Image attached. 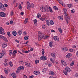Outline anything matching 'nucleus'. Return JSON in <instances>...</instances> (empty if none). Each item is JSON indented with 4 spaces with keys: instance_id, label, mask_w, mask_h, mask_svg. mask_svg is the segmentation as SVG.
<instances>
[{
    "instance_id": "obj_48",
    "label": "nucleus",
    "mask_w": 78,
    "mask_h": 78,
    "mask_svg": "<svg viewBox=\"0 0 78 78\" xmlns=\"http://www.w3.org/2000/svg\"><path fill=\"white\" fill-rule=\"evenodd\" d=\"M5 72L6 73V74H8V71L7 70H6V69L4 70Z\"/></svg>"
},
{
    "instance_id": "obj_61",
    "label": "nucleus",
    "mask_w": 78,
    "mask_h": 78,
    "mask_svg": "<svg viewBox=\"0 0 78 78\" xmlns=\"http://www.w3.org/2000/svg\"><path fill=\"white\" fill-rule=\"evenodd\" d=\"M15 2H16V0H14L12 1V4H14V3H15Z\"/></svg>"
},
{
    "instance_id": "obj_21",
    "label": "nucleus",
    "mask_w": 78,
    "mask_h": 78,
    "mask_svg": "<svg viewBox=\"0 0 78 78\" xmlns=\"http://www.w3.org/2000/svg\"><path fill=\"white\" fill-rule=\"evenodd\" d=\"M34 73L35 75H38L40 73V72L38 71H35L34 72Z\"/></svg>"
},
{
    "instance_id": "obj_56",
    "label": "nucleus",
    "mask_w": 78,
    "mask_h": 78,
    "mask_svg": "<svg viewBox=\"0 0 78 78\" xmlns=\"http://www.w3.org/2000/svg\"><path fill=\"white\" fill-rule=\"evenodd\" d=\"M13 52L14 53H15L16 54L17 53V50H15L14 51H13Z\"/></svg>"
},
{
    "instance_id": "obj_11",
    "label": "nucleus",
    "mask_w": 78,
    "mask_h": 78,
    "mask_svg": "<svg viewBox=\"0 0 78 78\" xmlns=\"http://www.w3.org/2000/svg\"><path fill=\"white\" fill-rule=\"evenodd\" d=\"M41 60H42L43 61H45L47 59V57L45 56H42L41 57Z\"/></svg>"
},
{
    "instance_id": "obj_6",
    "label": "nucleus",
    "mask_w": 78,
    "mask_h": 78,
    "mask_svg": "<svg viewBox=\"0 0 78 78\" xmlns=\"http://www.w3.org/2000/svg\"><path fill=\"white\" fill-rule=\"evenodd\" d=\"M5 16H6V14L4 12H0V16L1 17H5Z\"/></svg>"
},
{
    "instance_id": "obj_10",
    "label": "nucleus",
    "mask_w": 78,
    "mask_h": 78,
    "mask_svg": "<svg viewBox=\"0 0 78 78\" xmlns=\"http://www.w3.org/2000/svg\"><path fill=\"white\" fill-rule=\"evenodd\" d=\"M53 38L54 40H55V41H59V38L58 37L56 36H54Z\"/></svg>"
},
{
    "instance_id": "obj_23",
    "label": "nucleus",
    "mask_w": 78,
    "mask_h": 78,
    "mask_svg": "<svg viewBox=\"0 0 78 78\" xmlns=\"http://www.w3.org/2000/svg\"><path fill=\"white\" fill-rule=\"evenodd\" d=\"M4 65L5 66H7V62H6V60H5L4 62Z\"/></svg>"
},
{
    "instance_id": "obj_36",
    "label": "nucleus",
    "mask_w": 78,
    "mask_h": 78,
    "mask_svg": "<svg viewBox=\"0 0 78 78\" xmlns=\"http://www.w3.org/2000/svg\"><path fill=\"white\" fill-rule=\"evenodd\" d=\"M9 65L11 66V67H12L13 65L12 64V62H9Z\"/></svg>"
},
{
    "instance_id": "obj_14",
    "label": "nucleus",
    "mask_w": 78,
    "mask_h": 78,
    "mask_svg": "<svg viewBox=\"0 0 78 78\" xmlns=\"http://www.w3.org/2000/svg\"><path fill=\"white\" fill-rule=\"evenodd\" d=\"M65 70H66V72H70V69L69 67L66 68Z\"/></svg>"
},
{
    "instance_id": "obj_59",
    "label": "nucleus",
    "mask_w": 78,
    "mask_h": 78,
    "mask_svg": "<svg viewBox=\"0 0 78 78\" xmlns=\"http://www.w3.org/2000/svg\"><path fill=\"white\" fill-rule=\"evenodd\" d=\"M75 76L76 77H77V78H78V73L76 74L75 75Z\"/></svg>"
},
{
    "instance_id": "obj_41",
    "label": "nucleus",
    "mask_w": 78,
    "mask_h": 78,
    "mask_svg": "<svg viewBox=\"0 0 78 78\" xmlns=\"http://www.w3.org/2000/svg\"><path fill=\"white\" fill-rule=\"evenodd\" d=\"M19 8L20 9H22V6L21 5V4L19 5Z\"/></svg>"
},
{
    "instance_id": "obj_30",
    "label": "nucleus",
    "mask_w": 78,
    "mask_h": 78,
    "mask_svg": "<svg viewBox=\"0 0 78 78\" xmlns=\"http://www.w3.org/2000/svg\"><path fill=\"white\" fill-rule=\"evenodd\" d=\"M34 24H36V26H37V20L36 19H35V20H34Z\"/></svg>"
},
{
    "instance_id": "obj_7",
    "label": "nucleus",
    "mask_w": 78,
    "mask_h": 78,
    "mask_svg": "<svg viewBox=\"0 0 78 78\" xmlns=\"http://www.w3.org/2000/svg\"><path fill=\"white\" fill-rule=\"evenodd\" d=\"M25 64L27 67H31V63L28 62H26Z\"/></svg>"
},
{
    "instance_id": "obj_27",
    "label": "nucleus",
    "mask_w": 78,
    "mask_h": 78,
    "mask_svg": "<svg viewBox=\"0 0 78 78\" xmlns=\"http://www.w3.org/2000/svg\"><path fill=\"white\" fill-rule=\"evenodd\" d=\"M67 6H68L69 8H72V4H67Z\"/></svg>"
},
{
    "instance_id": "obj_55",
    "label": "nucleus",
    "mask_w": 78,
    "mask_h": 78,
    "mask_svg": "<svg viewBox=\"0 0 78 78\" xmlns=\"http://www.w3.org/2000/svg\"><path fill=\"white\" fill-rule=\"evenodd\" d=\"M63 73L65 75H67V72L64 71Z\"/></svg>"
},
{
    "instance_id": "obj_12",
    "label": "nucleus",
    "mask_w": 78,
    "mask_h": 78,
    "mask_svg": "<svg viewBox=\"0 0 78 78\" xmlns=\"http://www.w3.org/2000/svg\"><path fill=\"white\" fill-rule=\"evenodd\" d=\"M61 62L62 64L64 65V66H67V63H66V62L65 61H61Z\"/></svg>"
},
{
    "instance_id": "obj_20",
    "label": "nucleus",
    "mask_w": 78,
    "mask_h": 78,
    "mask_svg": "<svg viewBox=\"0 0 78 78\" xmlns=\"http://www.w3.org/2000/svg\"><path fill=\"white\" fill-rule=\"evenodd\" d=\"M49 75H55V73L52 71L49 72Z\"/></svg>"
},
{
    "instance_id": "obj_19",
    "label": "nucleus",
    "mask_w": 78,
    "mask_h": 78,
    "mask_svg": "<svg viewBox=\"0 0 78 78\" xmlns=\"http://www.w3.org/2000/svg\"><path fill=\"white\" fill-rule=\"evenodd\" d=\"M12 76L13 77V78H16V74L14 73H12Z\"/></svg>"
},
{
    "instance_id": "obj_49",
    "label": "nucleus",
    "mask_w": 78,
    "mask_h": 78,
    "mask_svg": "<svg viewBox=\"0 0 78 78\" xmlns=\"http://www.w3.org/2000/svg\"><path fill=\"white\" fill-rule=\"evenodd\" d=\"M9 55L11 56L12 54V50H10L9 51Z\"/></svg>"
},
{
    "instance_id": "obj_42",
    "label": "nucleus",
    "mask_w": 78,
    "mask_h": 78,
    "mask_svg": "<svg viewBox=\"0 0 78 78\" xmlns=\"http://www.w3.org/2000/svg\"><path fill=\"white\" fill-rule=\"evenodd\" d=\"M44 53H45V52H44V49H42V55H44Z\"/></svg>"
},
{
    "instance_id": "obj_32",
    "label": "nucleus",
    "mask_w": 78,
    "mask_h": 78,
    "mask_svg": "<svg viewBox=\"0 0 78 78\" xmlns=\"http://www.w3.org/2000/svg\"><path fill=\"white\" fill-rule=\"evenodd\" d=\"M53 8L54 9H55V10H58V9H58V8H57V7H56V6H54Z\"/></svg>"
},
{
    "instance_id": "obj_17",
    "label": "nucleus",
    "mask_w": 78,
    "mask_h": 78,
    "mask_svg": "<svg viewBox=\"0 0 78 78\" xmlns=\"http://www.w3.org/2000/svg\"><path fill=\"white\" fill-rule=\"evenodd\" d=\"M12 34L13 36H16L17 35V32L15 30L13 31L12 32Z\"/></svg>"
},
{
    "instance_id": "obj_26",
    "label": "nucleus",
    "mask_w": 78,
    "mask_h": 78,
    "mask_svg": "<svg viewBox=\"0 0 78 78\" xmlns=\"http://www.w3.org/2000/svg\"><path fill=\"white\" fill-rule=\"evenodd\" d=\"M51 55L53 58H55V54L54 53H52L51 54Z\"/></svg>"
},
{
    "instance_id": "obj_50",
    "label": "nucleus",
    "mask_w": 78,
    "mask_h": 78,
    "mask_svg": "<svg viewBox=\"0 0 78 78\" xmlns=\"http://www.w3.org/2000/svg\"><path fill=\"white\" fill-rule=\"evenodd\" d=\"M22 31H21V30H20L18 32L19 34H20V35L22 34Z\"/></svg>"
},
{
    "instance_id": "obj_45",
    "label": "nucleus",
    "mask_w": 78,
    "mask_h": 78,
    "mask_svg": "<svg viewBox=\"0 0 78 78\" xmlns=\"http://www.w3.org/2000/svg\"><path fill=\"white\" fill-rule=\"evenodd\" d=\"M74 64V62L72 61L71 63L70 64V65L71 66H72Z\"/></svg>"
},
{
    "instance_id": "obj_47",
    "label": "nucleus",
    "mask_w": 78,
    "mask_h": 78,
    "mask_svg": "<svg viewBox=\"0 0 78 78\" xmlns=\"http://www.w3.org/2000/svg\"><path fill=\"white\" fill-rule=\"evenodd\" d=\"M71 12L72 13H74V12H75V10H74V9H72L71 10Z\"/></svg>"
},
{
    "instance_id": "obj_3",
    "label": "nucleus",
    "mask_w": 78,
    "mask_h": 78,
    "mask_svg": "<svg viewBox=\"0 0 78 78\" xmlns=\"http://www.w3.org/2000/svg\"><path fill=\"white\" fill-rule=\"evenodd\" d=\"M4 31L5 30L3 28L0 27V34H1L2 35H4L5 34V32H3L2 31L4 32Z\"/></svg>"
},
{
    "instance_id": "obj_29",
    "label": "nucleus",
    "mask_w": 78,
    "mask_h": 78,
    "mask_svg": "<svg viewBox=\"0 0 78 78\" xmlns=\"http://www.w3.org/2000/svg\"><path fill=\"white\" fill-rule=\"evenodd\" d=\"M48 9L50 12H53V10H52L51 8V7H49Z\"/></svg>"
},
{
    "instance_id": "obj_60",
    "label": "nucleus",
    "mask_w": 78,
    "mask_h": 78,
    "mask_svg": "<svg viewBox=\"0 0 78 78\" xmlns=\"http://www.w3.org/2000/svg\"><path fill=\"white\" fill-rule=\"evenodd\" d=\"M13 23V21L12 20H11L10 21V24H12Z\"/></svg>"
},
{
    "instance_id": "obj_39",
    "label": "nucleus",
    "mask_w": 78,
    "mask_h": 78,
    "mask_svg": "<svg viewBox=\"0 0 78 78\" xmlns=\"http://www.w3.org/2000/svg\"><path fill=\"white\" fill-rule=\"evenodd\" d=\"M58 30L59 31L60 33H62V29L61 28H58Z\"/></svg>"
},
{
    "instance_id": "obj_33",
    "label": "nucleus",
    "mask_w": 78,
    "mask_h": 78,
    "mask_svg": "<svg viewBox=\"0 0 78 78\" xmlns=\"http://www.w3.org/2000/svg\"><path fill=\"white\" fill-rule=\"evenodd\" d=\"M64 13L66 16H67V11H64Z\"/></svg>"
},
{
    "instance_id": "obj_38",
    "label": "nucleus",
    "mask_w": 78,
    "mask_h": 78,
    "mask_svg": "<svg viewBox=\"0 0 78 78\" xmlns=\"http://www.w3.org/2000/svg\"><path fill=\"white\" fill-rule=\"evenodd\" d=\"M28 37L27 36H25L24 37V39L25 40H28Z\"/></svg>"
},
{
    "instance_id": "obj_58",
    "label": "nucleus",
    "mask_w": 78,
    "mask_h": 78,
    "mask_svg": "<svg viewBox=\"0 0 78 78\" xmlns=\"http://www.w3.org/2000/svg\"><path fill=\"white\" fill-rule=\"evenodd\" d=\"M51 32H53V33H55V31L54 30L52 29L51 30Z\"/></svg>"
},
{
    "instance_id": "obj_4",
    "label": "nucleus",
    "mask_w": 78,
    "mask_h": 78,
    "mask_svg": "<svg viewBox=\"0 0 78 78\" xmlns=\"http://www.w3.org/2000/svg\"><path fill=\"white\" fill-rule=\"evenodd\" d=\"M26 5L27 6V9H30V8H31V5L30 4V2L28 1L27 2Z\"/></svg>"
},
{
    "instance_id": "obj_52",
    "label": "nucleus",
    "mask_w": 78,
    "mask_h": 78,
    "mask_svg": "<svg viewBox=\"0 0 78 78\" xmlns=\"http://www.w3.org/2000/svg\"><path fill=\"white\" fill-rule=\"evenodd\" d=\"M41 15H39V14H38L37 15V18H39V17H41Z\"/></svg>"
},
{
    "instance_id": "obj_34",
    "label": "nucleus",
    "mask_w": 78,
    "mask_h": 78,
    "mask_svg": "<svg viewBox=\"0 0 78 78\" xmlns=\"http://www.w3.org/2000/svg\"><path fill=\"white\" fill-rule=\"evenodd\" d=\"M7 35L9 37H10L11 36V34H10V32H7Z\"/></svg>"
},
{
    "instance_id": "obj_18",
    "label": "nucleus",
    "mask_w": 78,
    "mask_h": 78,
    "mask_svg": "<svg viewBox=\"0 0 78 78\" xmlns=\"http://www.w3.org/2000/svg\"><path fill=\"white\" fill-rule=\"evenodd\" d=\"M50 60L51 62L52 63H54V62H55V59L53 58H50Z\"/></svg>"
},
{
    "instance_id": "obj_31",
    "label": "nucleus",
    "mask_w": 78,
    "mask_h": 78,
    "mask_svg": "<svg viewBox=\"0 0 78 78\" xmlns=\"http://www.w3.org/2000/svg\"><path fill=\"white\" fill-rule=\"evenodd\" d=\"M4 56V55L2 53L0 54V58H2Z\"/></svg>"
},
{
    "instance_id": "obj_16",
    "label": "nucleus",
    "mask_w": 78,
    "mask_h": 78,
    "mask_svg": "<svg viewBox=\"0 0 78 78\" xmlns=\"http://www.w3.org/2000/svg\"><path fill=\"white\" fill-rule=\"evenodd\" d=\"M62 49L63 50V51H67L68 50V49H67V48L65 47L62 48Z\"/></svg>"
},
{
    "instance_id": "obj_24",
    "label": "nucleus",
    "mask_w": 78,
    "mask_h": 78,
    "mask_svg": "<svg viewBox=\"0 0 78 78\" xmlns=\"http://www.w3.org/2000/svg\"><path fill=\"white\" fill-rule=\"evenodd\" d=\"M49 23L50 25H53L54 24V23L53 21V20H51L50 22Z\"/></svg>"
},
{
    "instance_id": "obj_25",
    "label": "nucleus",
    "mask_w": 78,
    "mask_h": 78,
    "mask_svg": "<svg viewBox=\"0 0 78 78\" xmlns=\"http://www.w3.org/2000/svg\"><path fill=\"white\" fill-rule=\"evenodd\" d=\"M28 18H26L25 19L24 21V23L25 24L27 23V22H28Z\"/></svg>"
},
{
    "instance_id": "obj_63",
    "label": "nucleus",
    "mask_w": 78,
    "mask_h": 78,
    "mask_svg": "<svg viewBox=\"0 0 78 78\" xmlns=\"http://www.w3.org/2000/svg\"><path fill=\"white\" fill-rule=\"evenodd\" d=\"M21 15H22V16H23L24 14V13L23 12H21L20 13Z\"/></svg>"
},
{
    "instance_id": "obj_37",
    "label": "nucleus",
    "mask_w": 78,
    "mask_h": 78,
    "mask_svg": "<svg viewBox=\"0 0 78 78\" xmlns=\"http://www.w3.org/2000/svg\"><path fill=\"white\" fill-rule=\"evenodd\" d=\"M45 18H44L43 17H41V18H40V20H42V21H43L45 20Z\"/></svg>"
},
{
    "instance_id": "obj_8",
    "label": "nucleus",
    "mask_w": 78,
    "mask_h": 78,
    "mask_svg": "<svg viewBox=\"0 0 78 78\" xmlns=\"http://www.w3.org/2000/svg\"><path fill=\"white\" fill-rule=\"evenodd\" d=\"M65 20L67 22V24H69V21L70 20V18L69 17H67V16H66Z\"/></svg>"
},
{
    "instance_id": "obj_44",
    "label": "nucleus",
    "mask_w": 78,
    "mask_h": 78,
    "mask_svg": "<svg viewBox=\"0 0 78 78\" xmlns=\"http://www.w3.org/2000/svg\"><path fill=\"white\" fill-rule=\"evenodd\" d=\"M53 46V44L51 42H50L49 43V46L50 47H52Z\"/></svg>"
},
{
    "instance_id": "obj_5",
    "label": "nucleus",
    "mask_w": 78,
    "mask_h": 78,
    "mask_svg": "<svg viewBox=\"0 0 78 78\" xmlns=\"http://www.w3.org/2000/svg\"><path fill=\"white\" fill-rule=\"evenodd\" d=\"M40 9L41 11H42V12H46V11H47V10H46L45 8L44 7H41Z\"/></svg>"
},
{
    "instance_id": "obj_43",
    "label": "nucleus",
    "mask_w": 78,
    "mask_h": 78,
    "mask_svg": "<svg viewBox=\"0 0 78 78\" xmlns=\"http://www.w3.org/2000/svg\"><path fill=\"white\" fill-rule=\"evenodd\" d=\"M39 60H37L35 61V64H37V63H39Z\"/></svg>"
},
{
    "instance_id": "obj_62",
    "label": "nucleus",
    "mask_w": 78,
    "mask_h": 78,
    "mask_svg": "<svg viewBox=\"0 0 78 78\" xmlns=\"http://www.w3.org/2000/svg\"><path fill=\"white\" fill-rule=\"evenodd\" d=\"M48 66L49 67H51V64L50 63H49L48 64Z\"/></svg>"
},
{
    "instance_id": "obj_57",
    "label": "nucleus",
    "mask_w": 78,
    "mask_h": 78,
    "mask_svg": "<svg viewBox=\"0 0 78 78\" xmlns=\"http://www.w3.org/2000/svg\"><path fill=\"white\" fill-rule=\"evenodd\" d=\"M69 51L70 52H72L73 51V49H69Z\"/></svg>"
},
{
    "instance_id": "obj_53",
    "label": "nucleus",
    "mask_w": 78,
    "mask_h": 78,
    "mask_svg": "<svg viewBox=\"0 0 78 78\" xmlns=\"http://www.w3.org/2000/svg\"><path fill=\"white\" fill-rule=\"evenodd\" d=\"M29 52H30V50H29L28 51H25V53H28Z\"/></svg>"
},
{
    "instance_id": "obj_64",
    "label": "nucleus",
    "mask_w": 78,
    "mask_h": 78,
    "mask_svg": "<svg viewBox=\"0 0 78 78\" xmlns=\"http://www.w3.org/2000/svg\"><path fill=\"white\" fill-rule=\"evenodd\" d=\"M34 78V76H29V78Z\"/></svg>"
},
{
    "instance_id": "obj_35",
    "label": "nucleus",
    "mask_w": 78,
    "mask_h": 78,
    "mask_svg": "<svg viewBox=\"0 0 78 78\" xmlns=\"http://www.w3.org/2000/svg\"><path fill=\"white\" fill-rule=\"evenodd\" d=\"M46 23L47 25L49 26V22L48 21V20H47L46 21Z\"/></svg>"
},
{
    "instance_id": "obj_22",
    "label": "nucleus",
    "mask_w": 78,
    "mask_h": 78,
    "mask_svg": "<svg viewBox=\"0 0 78 78\" xmlns=\"http://www.w3.org/2000/svg\"><path fill=\"white\" fill-rule=\"evenodd\" d=\"M6 46H7V45H6V44H5V43H4L2 45V46L3 48H5V47H6Z\"/></svg>"
},
{
    "instance_id": "obj_9",
    "label": "nucleus",
    "mask_w": 78,
    "mask_h": 78,
    "mask_svg": "<svg viewBox=\"0 0 78 78\" xmlns=\"http://www.w3.org/2000/svg\"><path fill=\"white\" fill-rule=\"evenodd\" d=\"M0 37H1V38H2L4 41H8L6 38L2 35H0Z\"/></svg>"
},
{
    "instance_id": "obj_1",
    "label": "nucleus",
    "mask_w": 78,
    "mask_h": 78,
    "mask_svg": "<svg viewBox=\"0 0 78 78\" xmlns=\"http://www.w3.org/2000/svg\"><path fill=\"white\" fill-rule=\"evenodd\" d=\"M0 9L1 10H2V11H5V10H6L5 7L2 4L0 5Z\"/></svg>"
},
{
    "instance_id": "obj_13",
    "label": "nucleus",
    "mask_w": 78,
    "mask_h": 78,
    "mask_svg": "<svg viewBox=\"0 0 78 78\" xmlns=\"http://www.w3.org/2000/svg\"><path fill=\"white\" fill-rule=\"evenodd\" d=\"M72 56V54L70 53H69L67 54V55L66 56V58H70Z\"/></svg>"
},
{
    "instance_id": "obj_28",
    "label": "nucleus",
    "mask_w": 78,
    "mask_h": 78,
    "mask_svg": "<svg viewBox=\"0 0 78 78\" xmlns=\"http://www.w3.org/2000/svg\"><path fill=\"white\" fill-rule=\"evenodd\" d=\"M58 19L60 20H62V17L61 16H59L58 17Z\"/></svg>"
},
{
    "instance_id": "obj_15",
    "label": "nucleus",
    "mask_w": 78,
    "mask_h": 78,
    "mask_svg": "<svg viewBox=\"0 0 78 78\" xmlns=\"http://www.w3.org/2000/svg\"><path fill=\"white\" fill-rule=\"evenodd\" d=\"M20 70H21V69H20V67H18L16 70L17 73H20Z\"/></svg>"
},
{
    "instance_id": "obj_54",
    "label": "nucleus",
    "mask_w": 78,
    "mask_h": 78,
    "mask_svg": "<svg viewBox=\"0 0 78 78\" xmlns=\"http://www.w3.org/2000/svg\"><path fill=\"white\" fill-rule=\"evenodd\" d=\"M12 55L14 57H15V56H16V54H15V52H13Z\"/></svg>"
},
{
    "instance_id": "obj_40",
    "label": "nucleus",
    "mask_w": 78,
    "mask_h": 78,
    "mask_svg": "<svg viewBox=\"0 0 78 78\" xmlns=\"http://www.w3.org/2000/svg\"><path fill=\"white\" fill-rule=\"evenodd\" d=\"M42 72L43 73H45L46 72V69H44L42 70Z\"/></svg>"
},
{
    "instance_id": "obj_51",
    "label": "nucleus",
    "mask_w": 78,
    "mask_h": 78,
    "mask_svg": "<svg viewBox=\"0 0 78 78\" xmlns=\"http://www.w3.org/2000/svg\"><path fill=\"white\" fill-rule=\"evenodd\" d=\"M20 69H22V70H24V67L23 66H21L20 67Z\"/></svg>"
},
{
    "instance_id": "obj_2",
    "label": "nucleus",
    "mask_w": 78,
    "mask_h": 78,
    "mask_svg": "<svg viewBox=\"0 0 78 78\" xmlns=\"http://www.w3.org/2000/svg\"><path fill=\"white\" fill-rule=\"evenodd\" d=\"M44 34H41L39 35L38 38V39L39 41H41V39L44 37Z\"/></svg>"
},
{
    "instance_id": "obj_46",
    "label": "nucleus",
    "mask_w": 78,
    "mask_h": 78,
    "mask_svg": "<svg viewBox=\"0 0 78 78\" xmlns=\"http://www.w3.org/2000/svg\"><path fill=\"white\" fill-rule=\"evenodd\" d=\"M42 28L43 29H45V28H46V26L45 25H43L42 26Z\"/></svg>"
}]
</instances>
